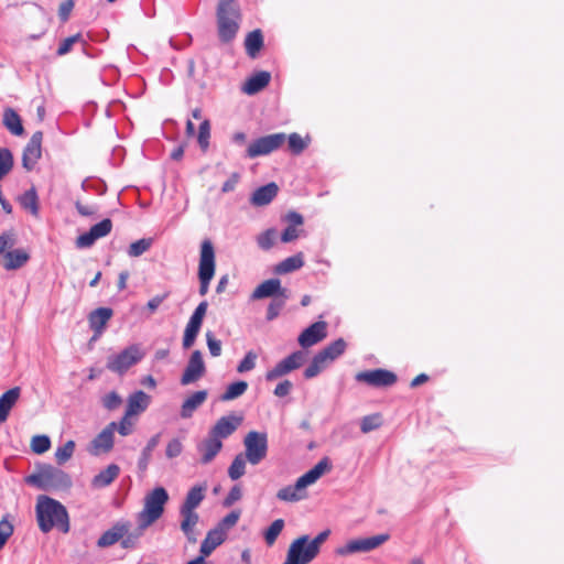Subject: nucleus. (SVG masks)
Segmentation results:
<instances>
[{"instance_id": "obj_53", "label": "nucleus", "mask_w": 564, "mask_h": 564, "mask_svg": "<svg viewBox=\"0 0 564 564\" xmlns=\"http://www.w3.org/2000/svg\"><path fill=\"white\" fill-rule=\"evenodd\" d=\"M51 447V440L46 435H35L31 441V448L35 454H43Z\"/></svg>"}, {"instance_id": "obj_6", "label": "nucleus", "mask_w": 564, "mask_h": 564, "mask_svg": "<svg viewBox=\"0 0 564 564\" xmlns=\"http://www.w3.org/2000/svg\"><path fill=\"white\" fill-rule=\"evenodd\" d=\"M245 457L251 465L260 464L268 454V435L265 432L250 431L243 438Z\"/></svg>"}, {"instance_id": "obj_1", "label": "nucleus", "mask_w": 564, "mask_h": 564, "mask_svg": "<svg viewBox=\"0 0 564 564\" xmlns=\"http://www.w3.org/2000/svg\"><path fill=\"white\" fill-rule=\"evenodd\" d=\"M36 519L43 533L57 528L63 533L69 531V518L66 508L57 500L48 496H39L36 506Z\"/></svg>"}, {"instance_id": "obj_25", "label": "nucleus", "mask_w": 564, "mask_h": 564, "mask_svg": "<svg viewBox=\"0 0 564 564\" xmlns=\"http://www.w3.org/2000/svg\"><path fill=\"white\" fill-rule=\"evenodd\" d=\"M226 536L227 533L223 528L209 530L200 544V556L205 557L210 555L213 551L225 541Z\"/></svg>"}, {"instance_id": "obj_28", "label": "nucleus", "mask_w": 564, "mask_h": 564, "mask_svg": "<svg viewBox=\"0 0 564 564\" xmlns=\"http://www.w3.org/2000/svg\"><path fill=\"white\" fill-rule=\"evenodd\" d=\"M150 403V397L142 390L135 391L128 398L127 416L138 415L145 411Z\"/></svg>"}, {"instance_id": "obj_59", "label": "nucleus", "mask_w": 564, "mask_h": 564, "mask_svg": "<svg viewBox=\"0 0 564 564\" xmlns=\"http://www.w3.org/2000/svg\"><path fill=\"white\" fill-rule=\"evenodd\" d=\"M206 343L209 352L213 357H218L221 354V341L217 339L212 332L206 333Z\"/></svg>"}, {"instance_id": "obj_2", "label": "nucleus", "mask_w": 564, "mask_h": 564, "mask_svg": "<svg viewBox=\"0 0 564 564\" xmlns=\"http://www.w3.org/2000/svg\"><path fill=\"white\" fill-rule=\"evenodd\" d=\"M25 482L44 491L67 489L72 486V479L64 470L48 464L40 465L36 473L25 478Z\"/></svg>"}, {"instance_id": "obj_29", "label": "nucleus", "mask_w": 564, "mask_h": 564, "mask_svg": "<svg viewBox=\"0 0 564 564\" xmlns=\"http://www.w3.org/2000/svg\"><path fill=\"white\" fill-rule=\"evenodd\" d=\"M207 395L208 394L206 390H199L189 395L181 406V417H192L194 412L206 401Z\"/></svg>"}, {"instance_id": "obj_14", "label": "nucleus", "mask_w": 564, "mask_h": 564, "mask_svg": "<svg viewBox=\"0 0 564 564\" xmlns=\"http://www.w3.org/2000/svg\"><path fill=\"white\" fill-rule=\"evenodd\" d=\"M42 131L32 134L22 153V166L26 171H32L42 155Z\"/></svg>"}, {"instance_id": "obj_56", "label": "nucleus", "mask_w": 564, "mask_h": 564, "mask_svg": "<svg viewBox=\"0 0 564 564\" xmlns=\"http://www.w3.org/2000/svg\"><path fill=\"white\" fill-rule=\"evenodd\" d=\"M143 530L144 529H140L139 527L138 530H135L134 532L128 531L126 535L120 540L121 546L123 549H134L138 544L140 536L142 535Z\"/></svg>"}, {"instance_id": "obj_34", "label": "nucleus", "mask_w": 564, "mask_h": 564, "mask_svg": "<svg viewBox=\"0 0 564 564\" xmlns=\"http://www.w3.org/2000/svg\"><path fill=\"white\" fill-rule=\"evenodd\" d=\"M3 126L13 135H22L24 133V128L22 126L21 117L12 108L4 109V111H3Z\"/></svg>"}, {"instance_id": "obj_42", "label": "nucleus", "mask_w": 564, "mask_h": 564, "mask_svg": "<svg viewBox=\"0 0 564 564\" xmlns=\"http://www.w3.org/2000/svg\"><path fill=\"white\" fill-rule=\"evenodd\" d=\"M248 389V383L246 381H236L230 383L226 391L221 394V401H230L242 395Z\"/></svg>"}, {"instance_id": "obj_44", "label": "nucleus", "mask_w": 564, "mask_h": 564, "mask_svg": "<svg viewBox=\"0 0 564 564\" xmlns=\"http://www.w3.org/2000/svg\"><path fill=\"white\" fill-rule=\"evenodd\" d=\"M284 520L283 519H276L274 520L271 525L264 531L263 538L268 546H272L278 536L281 534L282 530L284 529Z\"/></svg>"}, {"instance_id": "obj_13", "label": "nucleus", "mask_w": 564, "mask_h": 564, "mask_svg": "<svg viewBox=\"0 0 564 564\" xmlns=\"http://www.w3.org/2000/svg\"><path fill=\"white\" fill-rule=\"evenodd\" d=\"M355 379L376 388L391 387L397 382L395 373L386 369L361 371L356 375Z\"/></svg>"}, {"instance_id": "obj_7", "label": "nucleus", "mask_w": 564, "mask_h": 564, "mask_svg": "<svg viewBox=\"0 0 564 564\" xmlns=\"http://www.w3.org/2000/svg\"><path fill=\"white\" fill-rule=\"evenodd\" d=\"M143 357L144 352L138 345H130L119 354L108 357L107 369L121 376L126 373L130 367L141 361Z\"/></svg>"}, {"instance_id": "obj_31", "label": "nucleus", "mask_w": 564, "mask_h": 564, "mask_svg": "<svg viewBox=\"0 0 564 564\" xmlns=\"http://www.w3.org/2000/svg\"><path fill=\"white\" fill-rule=\"evenodd\" d=\"M30 260V254L24 249H13L3 257V267L6 270H17L22 268Z\"/></svg>"}, {"instance_id": "obj_35", "label": "nucleus", "mask_w": 564, "mask_h": 564, "mask_svg": "<svg viewBox=\"0 0 564 564\" xmlns=\"http://www.w3.org/2000/svg\"><path fill=\"white\" fill-rule=\"evenodd\" d=\"M304 490L303 487H299V480H296L294 485L281 488L276 492V498L281 501L296 502L305 498Z\"/></svg>"}, {"instance_id": "obj_40", "label": "nucleus", "mask_w": 564, "mask_h": 564, "mask_svg": "<svg viewBox=\"0 0 564 564\" xmlns=\"http://www.w3.org/2000/svg\"><path fill=\"white\" fill-rule=\"evenodd\" d=\"M304 265V260L302 253H297L295 256L289 257L281 261L276 268L275 272L279 274H285L293 272L295 270L301 269Z\"/></svg>"}, {"instance_id": "obj_16", "label": "nucleus", "mask_w": 564, "mask_h": 564, "mask_svg": "<svg viewBox=\"0 0 564 564\" xmlns=\"http://www.w3.org/2000/svg\"><path fill=\"white\" fill-rule=\"evenodd\" d=\"M112 229V221L106 218L90 227V229L79 235L76 239V247L79 249L91 247L99 238L106 237Z\"/></svg>"}, {"instance_id": "obj_52", "label": "nucleus", "mask_w": 564, "mask_h": 564, "mask_svg": "<svg viewBox=\"0 0 564 564\" xmlns=\"http://www.w3.org/2000/svg\"><path fill=\"white\" fill-rule=\"evenodd\" d=\"M382 420L380 414H371L364 416L360 422V430L362 433H369L373 430H377L381 426Z\"/></svg>"}, {"instance_id": "obj_9", "label": "nucleus", "mask_w": 564, "mask_h": 564, "mask_svg": "<svg viewBox=\"0 0 564 564\" xmlns=\"http://www.w3.org/2000/svg\"><path fill=\"white\" fill-rule=\"evenodd\" d=\"M208 307L207 301H202L197 307L194 310L192 316L189 317L188 323L186 324L184 336H183V348H191L199 334L204 317L206 315Z\"/></svg>"}, {"instance_id": "obj_51", "label": "nucleus", "mask_w": 564, "mask_h": 564, "mask_svg": "<svg viewBox=\"0 0 564 564\" xmlns=\"http://www.w3.org/2000/svg\"><path fill=\"white\" fill-rule=\"evenodd\" d=\"M276 237V230L273 228L267 229L257 237V243L262 250H270Z\"/></svg>"}, {"instance_id": "obj_50", "label": "nucleus", "mask_w": 564, "mask_h": 564, "mask_svg": "<svg viewBox=\"0 0 564 564\" xmlns=\"http://www.w3.org/2000/svg\"><path fill=\"white\" fill-rule=\"evenodd\" d=\"M210 138V122L208 119H204L198 128L197 142L199 148L205 152L209 147Z\"/></svg>"}, {"instance_id": "obj_58", "label": "nucleus", "mask_w": 564, "mask_h": 564, "mask_svg": "<svg viewBox=\"0 0 564 564\" xmlns=\"http://www.w3.org/2000/svg\"><path fill=\"white\" fill-rule=\"evenodd\" d=\"M183 452V444L178 438L171 440L165 448V456L169 459L180 456Z\"/></svg>"}, {"instance_id": "obj_27", "label": "nucleus", "mask_w": 564, "mask_h": 564, "mask_svg": "<svg viewBox=\"0 0 564 564\" xmlns=\"http://www.w3.org/2000/svg\"><path fill=\"white\" fill-rule=\"evenodd\" d=\"M271 75L269 72L261 70L252 75L242 86V91L247 95H256L267 87L270 83Z\"/></svg>"}, {"instance_id": "obj_30", "label": "nucleus", "mask_w": 564, "mask_h": 564, "mask_svg": "<svg viewBox=\"0 0 564 564\" xmlns=\"http://www.w3.org/2000/svg\"><path fill=\"white\" fill-rule=\"evenodd\" d=\"M21 394V389L14 387L6 391L0 397V423L7 421L11 409L14 406Z\"/></svg>"}, {"instance_id": "obj_26", "label": "nucleus", "mask_w": 564, "mask_h": 564, "mask_svg": "<svg viewBox=\"0 0 564 564\" xmlns=\"http://www.w3.org/2000/svg\"><path fill=\"white\" fill-rule=\"evenodd\" d=\"M279 187L275 183L271 182L267 185L258 187L250 197V203L253 206H265L270 204L278 195Z\"/></svg>"}, {"instance_id": "obj_54", "label": "nucleus", "mask_w": 564, "mask_h": 564, "mask_svg": "<svg viewBox=\"0 0 564 564\" xmlns=\"http://www.w3.org/2000/svg\"><path fill=\"white\" fill-rule=\"evenodd\" d=\"M288 140L289 149L293 154H301L307 148V142L299 133H291Z\"/></svg>"}, {"instance_id": "obj_23", "label": "nucleus", "mask_w": 564, "mask_h": 564, "mask_svg": "<svg viewBox=\"0 0 564 564\" xmlns=\"http://www.w3.org/2000/svg\"><path fill=\"white\" fill-rule=\"evenodd\" d=\"M332 469V463L328 457H323L313 468L302 475L299 480V487L304 489L315 484L325 473Z\"/></svg>"}, {"instance_id": "obj_61", "label": "nucleus", "mask_w": 564, "mask_h": 564, "mask_svg": "<svg viewBox=\"0 0 564 564\" xmlns=\"http://www.w3.org/2000/svg\"><path fill=\"white\" fill-rule=\"evenodd\" d=\"M13 533V525L6 519L0 521V550L6 545Z\"/></svg>"}, {"instance_id": "obj_38", "label": "nucleus", "mask_w": 564, "mask_h": 564, "mask_svg": "<svg viewBox=\"0 0 564 564\" xmlns=\"http://www.w3.org/2000/svg\"><path fill=\"white\" fill-rule=\"evenodd\" d=\"M263 46V35L260 30H253L252 32L248 33L246 41H245V47L247 54L254 58L259 54L260 50Z\"/></svg>"}, {"instance_id": "obj_3", "label": "nucleus", "mask_w": 564, "mask_h": 564, "mask_svg": "<svg viewBox=\"0 0 564 564\" xmlns=\"http://www.w3.org/2000/svg\"><path fill=\"white\" fill-rule=\"evenodd\" d=\"M240 18L236 0H219L217 7L218 36L223 43L232 41L238 32Z\"/></svg>"}, {"instance_id": "obj_11", "label": "nucleus", "mask_w": 564, "mask_h": 564, "mask_svg": "<svg viewBox=\"0 0 564 564\" xmlns=\"http://www.w3.org/2000/svg\"><path fill=\"white\" fill-rule=\"evenodd\" d=\"M308 543V535L294 540L288 550L286 558L293 564L311 563L318 553Z\"/></svg>"}, {"instance_id": "obj_15", "label": "nucleus", "mask_w": 564, "mask_h": 564, "mask_svg": "<svg viewBox=\"0 0 564 564\" xmlns=\"http://www.w3.org/2000/svg\"><path fill=\"white\" fill-rule=\"evenodd\" d=\"M206 372L205 362L200 350H194L188 359L186 368L181 377V383L187 386L199 380Z\"/></svg>"}, {"instance_id": "obj_37", "label": "nucleus", "mask_w": 564, "mask_h": 564, "mask_svg": "<svg viewBox=\"0 0 564 564\" xmlns=\"http://www.w3.org/2000/svg\"><path fill=\"white\" fill-rule=\"evenodd\" d=\"M346 349V341L343 338H338L335 341L327 345L317 354L328 364L334 361L340 355L344 354Z\"/></svg>"}, {"instance_id": "obj_45", "label": "nucleus", "mask_w": 564, "mask_h": 564, "mask_svg": "<svg viewBox=\"0 0 564 564\" xmlns=\"http://www.w3.org/2000/svg\"><path fill=\"white\" fill-rule=\"evenodd\" d=\"M289 299V294H284L282 293V296H276L274 299H272V301L270 302V304L268 305V308H267V319L268 321H273L275 319L281 310L284 307L286 301Z\"/></svg>"}, {"instance_id": "obj_18", "label": "nucleus", "mask_w": 564, "mask_h": 564, "mask_svg": "<svg viewBox=\"0 0 564 564\" xmlns=\"http://www.w3.org/2000/svg\"><path fill=\"white\" fill-rule=\"evenodd\" d=\"M117 430V422H110L90 443L89 452L98 455L100 452L108 453L113 447V435Z\"/></svg>"}, {"instance_id": "obj_63", "label": "nucleus", "mask_w": 564, "mask_h": 564, "mask_svg": "<svg viewBox=\"0 0 564 564\" xmlns=\"http://www.w3.org/2000/svg\"><path fill=\"white\" fill-rule=\"evenodd\" d=\"M301 232H302V230L299 229L297 227L288 226L281 235V241L284 243L292 242L300 237Z\"/></svg>"}, {"instance_id": "obj_24", "label": "nucleus", "mask_w": 564, "mask_h": 564, "mask_svg": "<svg viewBox=\"0 0 564 564\" xmlns=\"http://www.w3.org/2000/svg\"><path fill=\"white\" fill-rule=\"evenodd\" d=\"M128 522H117L109 530L105 531L97 541L99 547H108L119 542L128 532Z\"/></svg>"}, {"instance_id": "obj_43", "label": "nucleus", "mask_w": 564, "mask_h": 564, "mask_svg": "<svg viewBox=\"0 0 564 564\" xmlns=\"http://www.w3.org/2000/svg\"><path fill=\"white\" fill-rule=\"evenodd\" d=\"M247 458L242 454H238L228 468V476L231 480H238L246 473Z\"/></svg>"}, {"instance_id": "obj_10", "label": "nucleus", "mask_w": 564, "mask_h": 564, "mask_svg": "<svg viewBox=\"0 0 564 564\" xmlns=\"http://www.w3.org/2000/svg\"><path fill=\"white\" fill-rule=\"evenodd\" d=\"M389 539L390 535L388 533H382L366 539L350 540L344 546L338 547L336 553L345 556L358 552H369L377 549Z\"/></svg>"}, {"instance_id": "obj_5", "label": "nucleus", "mask_w": 564, "mask_h": 564, "mask_svg": "<svg viewBox=\"0 0 564 564\" xmlns=\"http://www.w3.org/2000/svg\"><path fill=\"white\" fill-rule=\"evenodd\" d=\"M215 250L210 240L206 239L200 245L198 280L199 295L205 296L208 293L210 281L215 274Z\"/></svg>"}, {"instance_id": "obj_22", "label": "nucleus", "mask_w": 564, "mask_h": 564, "mask_svg": "<svg viewBox=\"0 0 564 564\" xmlns=\"http://www.w3.org/2000/svg\"><path fill=\"white\" fill-rule=\"evenodd\" d=\"M223 448V442L216 438L208 432L206 438H204L198 445L197 451L200 454L202 464L210 463Z\"/></svg>"}, {"instance_id": "obj_21", "label": "nucleus", "mask_w": 564, "mask_h": 564, "mask_svg": "<svg viewBox=\"0 0 564 564\" xmlns=\"http://www.w3.org/2000/svg\"><path fill=\"white\" fill-rule=\"evenodd\" d=\"M112 314L113 312L109 307H99L89 313L88 323L94 332L91 340H96L102 335L107 323L112 317Z\"/></svg>"}, {"instance_id": "obj_55", "label": "nucleus", "mask_w": 564, "mask_h": 564, "mask_svg": "<svg viewBox=\"0 0 564 564\" xmlns=\"http://www.w3.org/2000/svg\"><path fill=\"white\" fill-rule=\"evenodd\" d=\"M101 403L108 411H113L121 405L122 398L116 391H111L102 398Z\"/></svg>"}, {"instance_id": "obj_36", "label": "nucleus", "mask_w": 564, "mask_h": 564, "mask_svg": "<svg viewBox=\"0 0 564 564\" xmlns=\"http://www.w3.org/2000/svg\"><path fill=\"white\" fill-rule=\"evenodd\" d=\"M205 491H206V486L196 485V486L192 487L188 490V492L185 497V500L180 508L195 510L204 500Z\"/></svg>"}, {"instance_id": "obj_32", "label": "nucleus", "mask_w": 564, "mask_h": 564, "mask_svg": "<svg viewBox=\"0 0 564 564\" xmlns=\"http://www.w3.org/2000/svg\"><path fill=\"white\" fill-rule=\"evenodd\" d=\"M120 474V467L117 464H110L105 469L94 476L91 486L94 488L108 487Z\"/></svg>"}, {"instance_id": "obj_47", "label": "nucleus", "mask_w": 564, "mask_h": 564, "mask_svg": "<svg viewBox=\"0 0 564 564\" xmlns=\"http://www.w3.org/2000/svg\"><path fill=\"white\" fill-rule=\"evenodd\" d=\"M153 245V238H142L132 242L128 248L129 257L137 258L147 252Z\"/></svg>"}, {"instance_id": "obj_4", "label": "nucleus", "mask_w": 564, "mask_h": 564, "mask_svg": "<svg viewBox=\"0 0 564 564\" xmlns=\"http://www.w3.org/2000/svg\"><path fill=\"white\" fill-rule=\"evenodd\" d=\"M169 500L167 491L163 487H156L144 497V507L138 513L140 529H145L154 523L164 512V506Z\"/></svg>"}, {"instance_id": "obj_33", "label": "nucleus", "mask_w": 564, "mask_h": 564, "mask_svg": "<svg viewBox=\"0 0 564 564\" xmlns=\"http://www.w3.org/2000/svg\"><path fill=\"white\" fill-rule=\"evenodd\" d=\"M180 514L182 517L181 530L187 536L189 541H195L193 536L194 527L198 523L199 517L192 509H182L180 508Z\"/></svg>"}, {"instance_id": "obj_64", "label": "nucleus", "mask_w": 564, "mask_h": 564, "mask_svg": "<svg viewBox=\"0 0 564 564\" xmlns=\"http://www.w3.org/2000/svg\"><path fill=\"white\" fill-rule=\"evenodd\" d=\"M15 245V236L11 231H6L0 235V253Z\"/></svg>"}, {"instance_id": "obj_12", "label": "nucleus", "mask_w": 564, "mask_h": 564, "mask_svg": "<svg viewBox=\"0 0 564 564\" xmlns=\"http://www.w3.org/2000/svg\"><path fill=\"white\" fill-rule=\"evenodd\" d=\"M305 360L303 351L297 350L279 361L272 369L265 373L267 381H273L280 377H283L295 369H299Z\"/></svg>"}, {"instance_id": "obj_46", "label": "nucleus", "mask_w": 564, "mask_h": 564, "mask_svg": "<svg viewBox=\"0 0 564 564\" xmlns=\"http://www.w3.org/2000/svg\"><path fill=\"white\" fill-rule=\"evenodd\" d=\"M13 164L12 152L7 148H0V181L11 172Z\"/></svg>"}, {"instance_id": "obj_17", "label": "nucleus", "mask_w": 564, "mask_h": 564, "mask_svg": "<svg viewBox=\"0 0 564 564\" xmlns=\"http://www.w3.org/2000/svg\"><path fill=\"white\" fill-rule=\"evenodd\" d=\"M241 422L242 417L234 414L221 416L209 430V433L223 442V440L229 437L237 431Z\"/></svg>"}, {"instance_id": "obj_60", "label": "nucleus", "mask_w": 564, "mask_h": 564, "mask_svg": "<svg viewBox=\"0 0 564 564\" xmlns=\"http://www.w3.org/2000/svg\"><path fill=\"white\" fill-rule=\"evenodd\" d=\"M79 39H80V34H75V35L64 39L62 41V43L59 44L56 54L58 56H63V55L67 54L72 50L73 45L79 41Z\"/></svg>"}, {"instance_id": "obj_20", "label": "nucleus", "mask_w": 564, "mask_h": 564, "mask_svg": "<svg viewBox=\"0 0 564 564\" xmlns=\"http://www.w3.org/2000/svg\"><path fill=\"white\" fill-rule=\"evenodd\" d=\"M282 293L288 294V290L281 286L279 279L273 278L260 283L251 293V300L274 299L282 296Z\"/></svg>"}, {"instance_id": "obj_39", "label": "nucleus", "mask_w": 564, "mask_h": 564, "mask_svg": "<svg viewBox=\"0 0 564 564\" xmlns=\"http://www.w3.org/2000/svg\"><path fill=\"white\" fill-rule=\"evenodd\" d=\"M162 433H156L153 435L147 443L145 447L142 449L141 456L138 460V467L140 470H147L148 465L151 460L153 449L159 445Z\"/></svg>"}, {"instance_id": "obj_57", "label": "nucleus", "mask_w": 564, "mask_h": 564, "mask_svg": "<svg viewBox=\"0 0 564 564\" xmlns=\"http://www.w3.org/2000/svg\"><path fill=\"white\" fill-rule=\"evenodd\" d=\"M257 355L253 351H248L243 359L239 362L237 371L240 373L248 372L256 367Z\"/></svg>"}, {"instance_id": "obj_19", "label": "nucleus", "mask_w": 564, "mask_h": 564, "mask_svg": "<svg viewBox=\"0 0 564 564\" xmlns=\"http://www.w3.org/2000/svg\"><path fill=\"white\" fill-rule=\"evenodd\" d=\"M327 323L318 321L305 328L299 336V344L303 348L311 347L322 341L327 336Z\"/></svg>"}, {"instance_id": "obj_49", "label": "nucleus", "mask_w": 564, "mask_h": 564, "mask_svg": "<svg viewBox=\"0 0 564 564\" xmlns=\"http://www.w3.org/2000/svg\"><path fill=\"white\" fill-rule=\"evenodd\" d=\"M326 365L327 362L318 354H316L313 357L311 364L304 370V378L312 379L316 377L326 367Z\"/></svg>"}, {"instance_id": "obj_8", "label": "nucleus", "mask_w": 564, "mask_h": 564, "mask_svg": "<svg viewBox=\"0 0 564 564\" xmlns=\"http://www.w3.org/2000/svg\"><path fill=\"white\" fill-rule=\"evenodd\" d=\"M286 135L283 132L273 133L256 139L251 142L246 151V156L254 159L262 155H268L278 150L284 142Z\"/></svg>"}, {"instance_id": "obj_48", "label": "nucleus", "mask_w": 564, "mask_h": 564, "mask_svg": "<svg viewBox=\"0 0 564 564\" xmlns=\"http://www.w3.org/2000/svg\"><path fill=\"white\" fill-rule=\"evenodd\" d=\"M75 446V442L69 440L63 446L57 447L55 451V459L58 465H63L72 458Z\"/></svg>"}, {"instance_id": "obj_41", "label": "nucleus", "mask_w": 564, "mask_h": 564, "mask_svg": "<svg viewBox=\"0 0 564 564\" xmlns=\"http://www.w3.org/2000/svg\"><path fill=\"white\" fill-rule=\"evenodd\" d=\"M19 203L22 208L29 210L32 215L39 214V198L34 187L30 188L19 197Z\"/></svg>"}, {"instance_id": "obj_62", "label": "nucleus", "mask_w": 564, "mask_h": 564, "mask_svg": "<svg viewBox=\"0 0 564 564\" xmlns=\"http://www.w3.org/2000/svg\"><path fill=\"white\" fill-rule=\"evenodd\" d=\"M240 518V511L234 510L230 513H228L223 520L218 523L216 528H223L225 532L230 529L231 527L236 525Z\"/></svg>"}]
</instances>
